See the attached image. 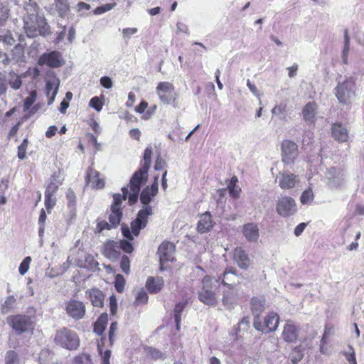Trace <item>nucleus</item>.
<instances>
[{
	"instance_id": "20e7f679",
	"label": "nucleus",
	"mask_w": 364,
	"mask_h": 364,
	"mask_svg": "<svg viewBox=\"0 0 364 364\" xmlns=\"http://www.w3.org/2000/svg\"><path fill=\"white\" fill-rule=\"evenodd\" d=\"M118 328L117 322L114 321L110 324L108 339L106 336H102L97 341V350L102 357V364H110L109 359L111 356V350L107 349L104 350L105 346L112 347L114 344L115 333Z\"/></svg>"
},
{
	"instance_id": "2f4dec72",
	"label": "nucleus",
	"mask_w": 364,
	"mask_h": 364,
	"mask_svg": "<svg viewBox=\"0 0 364 364\" xmlns=\"http://www.w3.org/2000/svg\"><path fill=\"white\" fill-rule=\"evenodd\" d=\"M229 274H232L233 276H237V271L233 267H228L225 269L224 272L218 277L217 282H220L221 284L230 288L232 287V284L234 283L233 279L229 278Z\"/></svg>"
},
{
	"instance_id": "a211bd4d",
	"label": "nucleus",
	"mask_w": 364,
	"mask_h": 364,
	"mask_svg": "<svg viewBox=\"0 0 364 364\" xmlns=\"http://www.w3.org/2000/svg\"><path fill=\"white\" fill-rule=\"evenodd\" d=\"M299 327L291 321H287L284 326L282 337L287 343H294L299 336Z\"/></svg>"
},
{
	"instance_id": "a18cd8bd",
	"label": "nucleus",
	"mask_w": 364,
	"mask_h": 364,
	"mask_svg": "<svg viewBox=\"0 0 364 364\" xmlns=\"http://www.w3.org/2000/svg\"><path fill=\"white\" fill-rule=\"evenodd\" d=\"M117 4L115 2L113 3H108L106 4H104L100 6H97L93 10V14L95 15H100L102 14L107 11H109L114 9L116 6Z\"/></svg>"
},
{
	"instance_id": "e433bc0d",
	"label": "nucleus",
	"mask_w": 364,
	"mask_h": 364,
	"mask_svg": "<svg viewBox=\"0 0 364 364\" xmlns=\"http://www.w3.org/2000/svg\"><path fill=\"white\" fill-rule=\"evenodd\" d=\"M55 7L60 16H64L70 10L68 0H54Z\"/></svg>"
},
{
	"instance_id": "c9c22d12",
	"label": "nucleus",
	"mask_w": 364,
	"mask_h": 364,
	"mask_svg": "<svg viewBox=\"0 0 364 364\" xmlns=\"http://www.w3.org/2000/svg\"><path fill=\"white\" fill-rule=\"evenodd\" d=\"M46 95L48 98V104L50 105L55 100L56 94L58 92V86H55L53 83L50 81H47L45 87Z\"/></svg>"
},
{
	"instance_id": "774afa93",
	"label": "nucleus",
	"mask_w": 364,
	"mask_h": 364,
	"mask_svg": "<svg viewBox=\"0 0 364 364\" xmlns=\"http://www.w3.org/2000/svg\"><path fill=\"white\" fill-rule=\"evenodd\" d=\"M11 87L15 90L20 88L22 85V81L18 76H16L9 80Z\"/></svg>"
},
{
	"instance_id": "5701e85b",
	"label": "nucleus",
	"mask_w": 364,
	"mask_h": 364,
	"mask_svg": "<svg viewBox=\"0 0 364 364\" xmlns=\"http://www.w3.org/2000/svg\"><path fill=\"white\" fill-rule=\"evenodd\" d=\"M266 300L264 296H253L250 300V309L254 319L260 317L265 310Z\"/></svg>"
},
{
	"instance_id": "f3484780",
	"label": "nucleus",
	"mask_w": 364,
	"mask_h": 364,
	"mask_svg": "<svg viewBox=\"0 0 364 364\" xmlns=\"http://www.w3.org/2000/svg\"><path fill=\"white\" fill-rule=\"evenodd\" d=\"M232 259L242 269H247L251 264L248 254L242 247H237L233 250Z\"/></svg>"
},
{
	"instance_id": "f257e3e1",
	"label": "nucleus",
	"mask_w": 364,
	"mask_h": 364,
	"mask_svg": "<svg viewBox=\"0 0 364 364\" xmlns=\"http://www.w3.org/2000/svg\"><path fill=\"white\" fill-rule=\"evenodd\" d=\"M152 155L153 148L149 145L144 150L143 159L140 162V167L133 173L130 178L129 183L130 193L129 194L127 188H122V195L120 193H114L113 195V203L110 208L122 209V202L127 198H128L130 205L137 202L141 188L148 180V171L151 166Z\"/></svg>"
},
{
	"instance_id": "e2e57ef3",
	"label": "nucleus",
	"mask_w": 364,
	"mask_h": 364,
	"mask_svg": "<svg viewBox=\"0 0 364 364\" xmlns=\"http://www.w3.org/2000/svg\"><path fill=\"white\" fill-rule=\"evenodd\" d=\"M166 166V161L160 156H158L155 161L154 169L156 171H164Z\"/></svg>"
},
{
	"instance_id": "a878e982",
	"label": "nucleus",
	"mask_w": 364,
	"mask_h": 364,
	"mask_svg": "<svg viewBox=\"0 0 364 364\" xmlns=\"http://www.w3.org/2000/svg\"><path fill=\"white\" fill-rule=\"evenodd\" d=\"M242 233L249 242H257L259 238V228L257 224L250 223L242 227Z\"/></svg>"
},
{
	"instance_id": "f704fd0d",
	"label": "nucleus",
	"mask_w": 364,
	"mask_h": 364,
	"mask_svg": "<svg viewBox=\"0 0 364 364\" xmlns=\"http://www.w3.org/2000/svg\"><path fill=\"white\" fill-rule=\"evenodd\" d=\"M238 182L237 177L236 176H233L230 183L228 185V189L229 191L230 196L233 198H237L240 196V193L241 191L240 188L237 186V183Z\"/></svg>"
},
{
	"instance_id": "9d476101",
	"label": "nucleus",
	"mask_w": 364,
	"mask_h": 364,
	"mask_svg": "<svg viewBox=\"0 0 364 364\" xmlns=\"http://www.w3.org/2000/svg\"><path fill=\"white\" fill-rule=\"evenodd\" d=\"M38 64L41 66L47 65L49 68H56L62 66L64 60L60 53L55 50L42 54L38 58Z\"/></svg>"
},
{
	"instance_id": "f8f14e48",
	"label": "nucleus",
	"mask_w": 364,
	"mask_h": 364,
	"mask_svg": "<svg viewBox=\"0 0 364 364\" xmlns=\"http://www.w3.org/2000/svg\"><path fill=\"white\" fill-rule=\"evenodd\" d=\"M175 245L170 242H163L158 248V255L161 263V270H164V264L174 259Z\"/></svg>"
},
{
	"instance_id": "473e14b6",
	"label": "nucleus",
	"mask_w": 364,
	"mask_h": 364,
	"mask_svg": "<svg viewBox=\"0 0 364 364\" xmlns=\"http://www.w3.org/2000/svg\"><path fill=\"white\" fill-rule=\"evenodd\" d=\"M62 183L63 182L60 179V177L56 174H53L46 188L45 194L55 196Z\"/></svg>"
},
{
	"instance_id": "680f3d73",
	"label": "nucleus",
	"mask_w": 364,
	"mask_h": 364,
	"mask_svg": "<svg viewBox=\"0 0 364 364\" xmlns=\"http://www.w3.org/2000/svg\"><path fill=\"white\" fill-rule=\"evenodd\" d=\"M9 10L6 6L0 4V25H2L9 18Z\"/></svg>"
},
{
	"instance_id": "39448f33",
	"label": "nucleus",
	"mask_w": 364,
	"mask_h": 364,
	"mask_svg": "<svg viewBox=\"0 0 364 364\" xmlns=\"http://www.w3.org/2000/svg\"><path fill=\"white\" fill-rule=\"evenodd\" d=\"M8 324L18 334L31 332L35 328V323L31 317L25 314H16L7 317Z\"/></svg>"
},
{
	"instance_id": "b1692460",
	"label": "nucleus",
	"mask_w": 364,
	"mask_h": 364,
	"mask_svg": "<svg viewBox=\"0 0 364 364\" xmlns=\"http://www.w3.org/2000/svg\"><path fill=\"white\" fill-rule=\"evenodd\" d=\"M119 247L118 242L113 240H108L104 244L102 253L105 257L109 259H117L119 256Z\"/></svg>"
},
{
	"instance_id": "aec40b11",
	"label": "nucleus",
	"mask_w": 364,
	"mask_h": 364,
	"mask_svg": "<svg viewBox=\"0 0 364 364\" xmlns=\"http://www.w3.org/2000/svg\"><path fill=\"white\" fill-rule=\"evenodd\" d=\"M173 85L168 82H161L156 87V92L164 103H168L173 97Z\"/></svg>"
},
{
	"instance_id": "8fccbe9b",
	"label": "nucleus",
	"mask_w": 364,
	"mask_h": 364,
	"mask_svg": "<svg viewBox=\"0 0 364 364\" xmlns=\"http://www.w3.org/2000/svg\"><path fill=\"white\" fill-rule=\"evenodd\" d=\"M112 228H114L112 227V225L109 222L107 223L105 220H100L99 219L97 220V225H96V232H102L105 230H109Z\"/></svg>"
},
{
	"instance_id": "7ed1b4c3",
	"label": "nucleus",
	"mask_w": 364,
	"mask_h": 364,
	"mask_svg": "<svg viewBox=\"0 0 364 364\" xmlns=\"http://www.w3.org/2000/svg\"><path fill=\"white\" fill-rule=\"evenodd\" d=\"M54 341L55 344L69 350H77L80 343L77 333L66 327H63L56 331Z\"/></svg>"
},
{
	"instance_id": "3c124183",
	"label": "nucleus",
	"mask_w": 364,
	"mask_h": 364,
	"mask_svg": "<svg viewBox=\"0 0 364 364\" xmlns=\"http://www.w3.org/2000/svg\"><path fill=\"white\" fill-rule=\"evenodd\" d=\"M16 299L13 296H9L1 306V313L6 314L8 313L11 308L13 307L14 304L15 303Z\"/></svg>"
},
{
	"instance_id": "58836bf2",
	"label": "nucleus",
	"mask_w": 364,
	"mask_h": 364,
	"mask_svg": "<svg viewBox=\"0 0 364 364\" xmlns=\"http://www.w3.org/2000/svg\"><path fill=\"white\" fill-rule=\"evenodd\" d=\"M39 364H56L54 361V355L48 350H43L39 355Z\"/></svg>"
},
{
	"instance_id": "4d7b16f0",
	"label": "nucleus",
	"mask_w": 364,
	"mask_h": 364,
	"mask_svg": "<svg viewBox=\"0 0 364 364\" xmlns=\"http://www.w3.org/2000/svg\"><path fill=\"white\" fill-rule=\"evenodd\" d=\"M6 364H18V354L14 350H9L6 354Z\"/></svg>"
},
{
	"instance_id": "37998d69",
	"label": "nucleus",
	"mask_w": 364,
	"mask_h": 364,
	"mask_svg": "<svg viewBox=\"0 0 364 364\" xmlns=\"http://www.w3.org/2000/svg\"><path fill=\"white\" fill-rule=\"evenodd\" d=\"M125 284H126V281H125L124 277L120 274H117L115 276V279H114V288H115L116 291L118 293L124 292Z\"/></svg>"
},
{
	"instance_id": "9b49d317",
	"label": "nucleus",
	"mask_w": 364,
	"mask_h": 364,
	"mask_svg": "<svg viewBox=\"0 0 364 364\" xmlns=\"http://www.w3.org/2000/svg\"><path fill=\"white\" fill-rule=\"evenodd\" d=\"M297 156V144L291 140H284L282 143V161L285 164H293Z\"/></svg>"
},
{
	"instance_id": "2eb2a0df",
	"label": "nucleus",
	"mask_w": 364,
	"mask_h": 364,
	"mask_svg": "<svg viewBox=\"0 0 364 364\" xmlns=\"http://www.w3.org/2000/svg\"><path fill=\"white\" fill-rule=\"evenodd\" d=\"M331 134L332 138L339 143H346L349 140V131L341 122L332 124Z\"/></svg>"
},
{
	"instance_id": "bb28decb",
	"label": "nucleus",
	"mask_w": 364,
	"mask_h": 364,
	"mask_svg": "<svg viewBox=\"0 0 364 364\" xmlns=\"http://www.w3.org/2000/svg\"><path fill=\"white\" fill-rule=\"evenodd\" d=\"M164 281L160 277H149L146 282V288L150 294H157L163 288Z\"/></svg>"
},
{
	"instance_id": "0e129e2a",
	"label": "nucleus",
	"mask_w": 364,
	"mask_h": 364,
	"mask_svg": "<svg viewBox=\"0 0 364 364\" xmlns=\"http://www.w3.org/2000/svg\"><path fill=\"white\" fill-rule=\"evenodd\" d=\"M109 309L111 314H116L117 311V301L114 295H112L109 297Z\"/></svg>"
},
{
	"instance_id": "5fc2aeb1",
	"label": "nucleus",
	"mask_w": 364,
	"mask_h": 364,
	"mask_svg": "<svg viewBox=\"0 0 364 364\" xmlns=\"http://www.w3.org/2000/svg\"><path fill=\"white\" fill-rule=\"evenodd\" d=\"M182 312V305L180 303L176 304L174 309V320L176 323V329L180 330L181 314Z\"/></svg>"
},
{
	"instance_id": "49530a36",
	"label": "nucleus",
	"mask_w": 364,
	"mask_h": 364,
	"mask_svg": "<svg viewBox=\"0 0 364 364\" xmlns=\"http://www.w3.org/2000/svg\"><path fill=\"white\" fill-rule=\"evenodd\" d=\"M73 362L74 364H92L90 355L86 353H81L75 356Z\"/></svg>"
},
{
	"instance_id": "ddd939ff",
	"label": "nucleus",
	"mask_w": 364,
	"mask_h": 364,
	"mask_svg": "<svg viewBox=\"0 0 364 364\" xmlns=\"http://www.w3.org/2000/svg\"><path fill=\"white\" fill-rule=\"evenodd\" d=\"M67 314L75 320L81 319L85 314V306L78 300L71 299L66 305Z\"/></svg>"
},
{
	"instance_id": "ea45409f",
	"label": "nucleus",
	"mask_w": 364,
	"mask_h": 364,
	"mask_svg": "<svg viewBox=\"0 0 364 364\" xmlns=\"http://www.w3.org/2000/svg\"><path fill=\"white\" fill-rule=\"evenodd\" d=\"M304 358L303 350L301 346L294 347L291 353L290 359L292 364H297Z\"/></svg>"
},
{
	"instance_id": "393cba45",
	"label": "nucleus",
	"mask_w": 364,
	"mask_h": 364,
	"mask_svg": "<svg viewBox=\"0 0 364 364\" xmlns=\"http://www.w3.org/2000/svg\"><path fill=\"white\" fill-rule=\"evenodd\" d=\"M318 105L314 102H309L302 109L303 118L306 122L314 124L316 122V115L317 112Z\"/></svg>"
},
{
	"instance_id": "bf43d9fd",
	"label": "nucleus",
	"mask_w": 364,
	"mask_h": 364,
	"mask_svg": "<svg viewBox=\"0 0 364 364\" xmlns=\"http://www.w3.org/2000/svg\"><path fill=\"white\" fill-rule=\"evenodd\" d=\"M66 198L68 200V207L70 208H75L76 204V196L72 189H68V192L66 193Z\"/></svg>"
},
{
	"instance_id": "412c9836",
	"label": "nucleus",
	"mask_w": 364,
	"mask_h": 364,
	"mask_svg": "<svg viewBox=\"0 0 364 364\" xmlns=\"http://www.w3.org/2000/svg\"><path fill=\"white\" fill-rule=\"evenodd\" d=\"M223 305L228 309H232L237 304L238 300V293L233 287H230L227 290L223 291L222 297Z\"/></svg>"
},
{
	"instance_id": "a19ab883",
	"label": "nucleus",
	"mask_w": 364,
	"mask_h": 364,
	"mask_svg": "<svg viewBox=\"0 0 364 364\" xmlns=\"http://www.w3.org/2000/svg\"><path fill=\"white\" fill-rule=\"evenodd\" d=\"M314 199V193L311 188H308L304 191L300 196V202L303 205L312 203Z\"/></svg>"
},
{
	"instance_id": "c85d7f7f",
	"label": "nucleus",
	"mask_w": 364,
	"mask_h": 364,
	"mask_svg": "<svg viewBox=\"0 0 364 364\" xmlns=\"http://www.w3.org/2000/svg\"><path fill=\"white\" fill-rule=\"evenodd\" d=\"M92 304L95 307H102L104 304L105 295L103 292L97 289L93 288L86 291Z\"/></svg>"
},
{
	"instance_id": "13d9d810",
	"label": "nucleus",
	"mask_w": 364,
	"mask_h": 364,
	"mask_svg": "<svg viewBox=\"0 0 364 364\" xmlns=\"http://www.w3.org/2000/svg\"><path fill=\"white\" fill-rule=\"evenodd\" d=\"M119 249H122L126 253H132L134 250L132 244L127 240H121L119 242Z\"/></svg>"
},
{
	"instance_id": "7c9ffc66",
	"label": "nucleus",
	"mask_w": 364,
	"mask_h": 364,
	"mask_svg": "<svg viewBox=\"0 0 364 364\" xmlns=\"http://www.w3.org/2000/svg\"><path fill=\"white\" fill-rule=\"evenodd\" d=\"M108 322V316L106 313L102 314L94 323L93 331L100 338L106 336L104 331L107 327Z\"/></svg>"
},
{
	"instance_id": "69168bd1",
	"label": "nucleus",
	"mask_w": 364,
	"mask_h": 364,
	"mask_svg": "<svg viewBox=\"0 0 364 364\" xmlns=\"http://www.w3.org/2000/svg\"><path fill=\"white\" fill-rule=\"evenodd\" d=\"M287 111V105L284 103H281L279 105H276L272 109V114L276 115H279L283 113H285Z\"/></svg>"
},
{
	"instance_id": "c03bdc74",
	"label": "nucleus",
	"mask_w": 364,
	"mask_h": 364,
	"mask_svg": "<svg viewBox=\"0 0 364 364\" xmlns=\"http://www.w3.org/2000/svg\"><path fill=\"white\" fill-rule=\"evenodd\" d=\"M146 352L147 355L154 360L164 359V355L159 350L153 348V347H147L146 348Z\"/></svg>"
},
{
	"instance_id": "603ef678",
	"label": "nucleus",
	"mask_w": 364,
	"mask_h": 364,
	"mask_svg": "<svg viewBox=\"0 0 364 364\" xmlns=\"http://www.w3.org/2000/svg\"><path fill=\"white\" fill-rule=\"evenodd\" d=\"M85 262L87 268L90 269L94 270L97 269L99 265V263L91 254H88L85 257Z\"/></svg>"
},
{
	"instance_id": "de8ad7c7",
	"label": "nucleus",
	"mask_w": 364,
	"mask_h": 364,
	"mask_svg": "<svg viewBox=\"0 0 364 364\" xmlns=\"http://www.w3.org/2000/svg\"><path fill=\"white\" fill-rule=\"evenodd\" d=\"M56 205V198L54 196L45 194V207L48 213H51V210Z\"/></svg>"
},
{
	"instance_id": "6e6d98bb",
	"label": "nucleus",
	"mask_w": 364,
	"mask_h": 364,
	"mask_svg": "<svg viewBox=\"0 0 364 364\" xmlns=\"http://www.w3.org/2000/svg\"><path fill=\"white\" fill-rule=\"evenodd\" d=\"M103 100L99 97H93L90 101V106L94 108L96 111L100 112L103 107Z\"/></svg>"
},
{
	"instance_id": "6ab92c4d",
	"label": "nucleus",
	"mask_w": 364,
	"mask_h": 364,
	"mask_svg": "<svg viewBox=\"0 0 364 364\" xmlns=\"http://www.w3.org/2000/svg\"><path fill=\"white\" fill-rule=\"evenodd\" d=\"M158 181L159 176H154V181L151 186H146L143 189L140 194V200L144 206L149 205V203L152 198L156 196L158 193Z\"/></svg>"
},
{
	"instance_id": "864d4df0",
	"label": "nucleus",
	"mask_w": 364,
	"mask_h": 364,
	"mask_svg": "<svg viewBox=\"0 0 364 364\" xmlns=\"http://www.w3.org/2000/svg\"><path fill=\"white\" fill-rule=\"evenodd\" d=\"M31 262V257L29 256L26 257L23 259V260L20 264V266L18 268L20 274L24 275L28 272L29 267H30Z\"/></svg>"
},
{
	"instance_id": "052dcab7",
	"label": "nucleus",
	"mask_w": 364,
	"mask_h": 364,
	"mask_svg": "<svg viewBox=\"0 0 364 364\" xmlns=\"http://www.w3.org/2000/svg\"><path fill=\"white\" fill-rule=\"evenodd\" d=\"M36 91H32L29 96H28L25 100H24V104H23V107H24V109H28L34 103V102L36 101Z\"/></svg>"
},
{
	"instance_id": "6e6552de",
	"label": "nucleus",
	"mask_w": 364,
	"mask_h": 364,
	"mask_svg": "<svg viewBox=\"0 0 364 364\" xmlns=\"http://www.w3.org/2000/svg\"><path fill=\"white\" fill-rule=\"evenodd\" d=\"M153 214L151 205L143 207L136 215V218L131 223V228L134 236H138L141 229L148 223V218Z\"/></svg>"
},
{
	"instance_id": "4c0bfd02",
	"label": "nucleus",
	"mask_w": 364,
	"mask_h": 364,
	"mask_svg": "<svg viewBox=\"0 0 364 364\" xmlns=\"http://www.w3.org/2000/svg\"><path fill=\"white\" fill-rule=\"evenodd\" d=\"M148 300L149 296L146 291L143 288H141L136 294L134 305L136 306L145 305L148 303Z\"/></svg>"
},
{
	"instance_id": "1a4fd4ad",
	"label": "nucleus",
	"mask_w": 364,
	"mask_h": 364,
	"mask_svg": "<svg viewBox=\"0 0 364 364\" xmlns=\"http://www.w3.org/2000/svg\"><path fill=\"white\" fill-rule=\"evenodd\" d=\"M277 213L283 218H288L296 212L295 200L291 196H281L276 205Z\"/></svg>"
},
{
	"instance_id": "c756f323",
	"label": "nucleus",
	"mask_w": 364,
	"mask_h": 364,
	"mask_svg": "<svg viewBox=\"0 0 364 364\" xmlns=\"http://www.w3.org/2000/svg\"><path fill=\"white\" fill-rule=\"evenodd\" d=\"M149 104L147 102L143 100L139 105H137L134 110L139 114H144L141 117L142 119H149L156 111V105H154L148 109Z\"/></svg>"
},
{
	"instance_id": "79ce46f5",
	"label": "nucleus",
	"mask_w": 364,
	"mask_h": 364,
	"mask_svg": "<svg viewBox=\"0 0 364 364\" xmlns=\"http://www.w3.org/2000/svg\"><path fill=\"white\" fill-rule=\"evenodd\" d=\"M29 144L28 138H25L17 149V156L20 160H23L26 158L27 149Z\"/></svg>"
},
{
	"instance_id": "338daca9",
	"label": "nucleus",
	"mask_w": 364,
	"mask_h": 364,
	"mask_svg": "<svg viewBox=\"0 0 364 364\" xmlns=\"http://www.w3.org/2000/svg\"><path fill=\"white\" fill-rule=\"evenodd\" d=\"M350 349L351 352L345 353L346 358L350 364H357L355 352L351 346H350Z\"/></svg>"
},
{
	"instance_id": "cd10ccee",
	"label": "nucleus",
	"mask_w": 364,
	"mask_h": 364,
	"mask_svg": "<svg viewBox=\"0 0 364 364\" xmlns=\"http://www.w3.org/2000/svg\"><path fill=\"white\" fill-rule=\"evenodd\" d=\"M213 226L212 215L210 213L205 212L200 216L198 222L197 230L199 232H208Z\"/></svg>"
},
{
	"instance_id": "4be33fe9",
	"label": "nucleus",
	"mask_w": 364,
	"mask_h": 364,
	"mask_svg": "<svg viewBox=\"0 0 364 364\" xmlns=\"http://www.w3.org/2000/svg\"><path fill=\"white\" fill-rule=\"evenodd\" d=\"M298 181V176L294 173H279V186L283 190L294 188Z\"/></svg>"
},
{
	"instance_id": "09e8293b",
	"label": "nucleus",
	"mask_w": 364,
	"mask_h": 364,
	"mask_svg": "<svg viewBox=\"0 0 364 364\" xmlns=\"http://www.w3.org/2000/svg\"><path fill=\"white\" fill-rule=\"evenodd\" d=\"M119 264L122 272L126 274H129L130 272V259L129 257L127 255H123L121 257Z\"/></svg>"
},
{
	"instance_id": "dca6fc26",
	"label": "nucleus",
	"mask_w": 364,
	"mask_h": 364,
	"mask_svg": "<svg viewBox=\"0 0 364 364\" xmlns=\"http://www.w3.org/2000/svg\"><path fill=\"white\" fill-rule=\"evenodd\" d=\"M100 173L92 167L90 166L86 172V185H90L94 189H102L105 187V181L100 177Z\"/></svg>"
},
{
	"instance_id": "f03ea898",
	"label": "nucleus",
	"mask_w": 364,
	"mask_h": 364,
	"mask_svg": "<svg viewBox=\"0 0 364 364\" xmlns=\"http://www.w3.org/2000/svg\"><path fill=\"white\" fill-rule=\"evenodd\" d=\"M23 28L28 38H35L38 36L46 37L51 33L50 27L46 19L38 14H28L24 20Z\"/></svg>"
},
{
	"instance_id": "0eeeda50",
	"label": "nucleus",
	"mask_w": 364,
	"mask_h": 364,
	"mask_svg": "<svg viewBox=\"0 0 364 364\" xmlns=\"http://www.w3.org/2000/svg\"><path fill=\"white\" fill-rule=\"evenodd\" d=\"M198 299L208 306H215L218 304L216 294L213 289V280L210 276H205L202 279V288L198 293Z\"/></svg>"
},
{
	"instance_id": "423d86ee",
	"label": "nucleus",
	"mask_w": 364,
	"mask_h": 364,
	"mask_svg": "<svg viewBox=\"0 0 364 364\" xmlns=\"http://www.w3.org/2000/svg\"><path fill=\"white\" fill-rule=\"evenodd\" d=\"M279 320L280 318L278 314L272 311L267 313L263 321L260 317L253 319V326L258 331L269 333L277 329Z\"/></svg>"
},
{
	"instance_id": "4468645a",
	"label": "nucleus",
	"mask_w": 364,
	"mask_h": 364,
	"mask_svg": "<svg viewBox=\"0 0 364 364\" xmlns=\"http://www.w3.org/2000/svg\"><path fill=\"white\" fill-rule=\"evenodd\" d=\"M335 95L341 103L346 105L350 102V100L354 93L352 91L350 82L345 81L343 83H338L336 86Z\"/></svg>"
},
{
	"instance_id": "72a5a7b5",
	"label": "nucleus",
	"mask_w": 364,
	"mask_h": 364,
	"mask_svg": "<svg viewBox=\"0 0 364 364\" xmlns=\"http://www.w3.org/2000/svg\"><path fill=\"white\" fill-rule=\"evenodd\" d=\"M111 213L109 215V222L112 225V227L116 228L122 218V209L110 208Z\"/></svg>"
}]
</instances>
